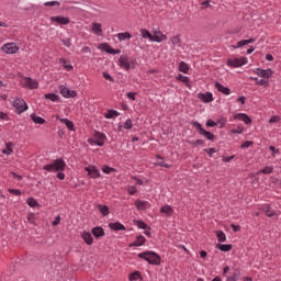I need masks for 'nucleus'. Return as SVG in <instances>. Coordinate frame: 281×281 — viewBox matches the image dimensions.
<instances>
[{"label":"nucleus","instance_id":"nucleus-13","mask_svg":"<svg viewBox=\"0 0 281 281\" xmlns=\"http://www.w3.org/2000/svg\"><path fill=\"white\" fill-rule=\"evenodd\" d=\"M106 140V135L95 132L94 140H92L97 146H104V142Z\"/></svg>","mask_w":281,"mask_h":281},{"label":"nucleus","instance_id":"nucleus-59","mask_svg":"<svg viewBox=\"0 0 281 281\" xmlns=\"http://www.w3.org/2000/svg\"><path fill=\"white\" fill-rule=\"evenodd\" d=\"M103 78H105L109 82H113V77L109 75V72H103Z\"/></svg>","mask_w":281,"mask_h":281},{"label":"nucleus","instance_id":"nucleus-42","mask_svg":"<svg viewBox=\"0 0 281 281\" xmlns=\"http://www.w3.org/2000/svg\"><path fill=\"white\" fill-rule=\"evenodd\" d=\"M126 190H127L128 194H131V196H133L134 194L137 193V187H135V186H130V187H127Z\"/></svg>","mask_w":281,"mask_h":281},{"label":"nucleus","instance_id":"nucleus-49","mask_svg":"<svg viewBox=\"0 0 281 281\" xmlns=\"http://www.w3.org/2000/svg\"><path fill=\"white\" fill-rule=\"evenodd\" d=\"M124 128L131 131V128H133V122L131 120H126L124 123Z\"/></svg>","mask_w":281,"mask_h":281},{"label":"nucleus","instance_id":"nucleus-22","mask_svg":"<svg viewBox=\"0 0 281 281\" xmlns=\"http://www.w3.org/2000/svg\"><path fill=\"white\" fill-rule=\"evenodd\" d=\"M109 227H110V229H114V232H120V231L124 232L126 229V227L122 223H119V222L110 223Z\"/></svg>","mask_w":281,"mask_h":281},{"label":"nucleus","instance_id":"nucleus-48","mask_svg":"<svg viewBox=\"0 0 281 281\" xmlns=\"http://www.w3.org/2000/svg\"><path fill=\"white\" fill-rule=\"evenodd\" d=\"M232 133H233L234 135H243L244 128H243V127L233 128V130H232Z\"/></svg>","mask_w":281,"mask_h":281},{"label":"nucleus","instance_id":"nucleus-33","mask_svg":"<svg viewBox=\"0 0 281 281\" xmlns=\"http://www.w3.org/2000/svg\"><path fill=\"white\" fill-rule=\"evenodd\" d=\"M31 119L33 120V122L35 124H45V119H43V117H41V116H38L36 114H32Z\"/></svg>","mask_w":281,"mask_h":281},{"label":"nucleus","instance_id":"nucleus-58","mask_svg":"<svg viewBox=\"0 0 281 281\" xmlns=\"http://www.w3.org/2000/svg\"><path fill=\"white\" fill-rule=\"evenodd\" d=\"M279 121H280V116L276 115L269 120V124H276V122H279Z\"/></svg>","mask_w":281,"mask_h":281},{"label":"nucleus","instance_id":"nucleus-35","mask_svg":"<svg viewBox=\"0 0 281 281\" xmlns=\"http://www.w3.org/2000/svg\"><path fill=\"white\" fill-rule=\"evenodd\" d=\"M171 43L173 47H181V37L179 35L171 37Z\"/></svg>","mask_w":281,"mask_h":281},{"label":"nucleus","instance_id":"nucleus-53","mask_svg":"<svg viewBox=\"0 0 281 281\" xmlns=\"http://www.w3.org/2000/svg\"><path fill=\"white\" fill-rule=\"evenodd\" d=\"M136 225L139 229H146V227H148L143 221H137Z\"/></svg>","mask_w":281,"mask_h":281},{"label":"nucleus","instance_id":"nucleus-15","mask_svg":"<svg viewBox=\"0 0 281 281\" xmlns=\"http://www.w3.org/2000/svg\"><path fill=\"white\" fill-rule=\"evenodd\" d=\"M234 119L239 120L244 124H251V117H249V115H247L245 113H237L234 115Z\"/></svg>","mask_w":281,"mask_h":281},{"label":"nucleus","instance_id":"nucleus-6","mask_svg":"<svg viewBox=\"0 0 281 281\" xmlns=\"http://www.w3.org/2000/svg\"><path fill=\"white\" fill-rule=\"evenodd\" d=\"M193 126L196 128V131L200 133V135H203L206 139H210V142H214V139L216 138V136H214V134H212L209 131H205V128H203L200 123H194Z\"/></svg>","mask_w":281,"mask_h":281},{"label":"nucleus","instance_id":"nucleus-62","mask_svg":"<svg viewBox=\"0 0 281 281\" xmlns=\"http://www.w3.org/2000/svg\"><path fill=\"white\" fill-rule=\"evenodd\" d=\"M60 224V215H58L57 217H55V220L53 221L52 225L54 227H56V225H59Z\"/></svg>","mask_w":281,"mask_h":281},{"label":"nucleus","instance_id":"nucleus-25","mask_svg":"<svg viewBox=\"0 0 281 281\" xmlns=\"http://www.w3.org/2000/svg\"><path fill=\"white\" fill-rule=\"evenodd\" d=\"M139 32L143 38H148L149 41L153 42V34L150 33V31L146 29H140Z\"/></svg>","mask_w":281,"mask_h":281},{"label":"nucleus","instance_id":"nucleus-51","mask_svg":"<svg viewBox=\"0 0 281 281\" xmlns=\"http://www.w3.org/2000/svg\"><path fill=\"white\" fill-rule=\"evenodd\" d=\"M177 80H180L181 82H190V78L183 75H178Z\"/></svg>","mask_w":281,"mask_h":281},{"label":"nucleus","instance_id":"nucleus-18","mask_svg":"<svg viewBox=\"0 0 281 281\" xmlns=\"http://www.w3.org/2000/svg\"><path fill=\"white\" fill-rule=\"evenodd\" d=\"M261 210H262V212H265L266 215L269 216V218H271V216H278V213H276V211H273L269 204H265L261 207Z\"/></svg>","mask_w":281,"mask_h":281},{"label":"nucleus","instance_id":"nucleus-27","mask_svg":"<svg viewBox=\"0 0 281 281\" xmlns=\"http://www.w3.org/2000/svg\"><path fill=\"white\" fill-rule=\"evenodd\" d=\"M216 249H220V251H232V245H229V244H217Z\"/></svg>","mask_w":281,"mask_h":281},{"label":"nucleus","instance_id":"nucleus-24","mask_svg":"<svg viewBox=\"0 0 281 281\" xmlns=\"http://www.w3.org/2000/svg\"><path fill=\"white\" fill-rule=\"evenodd\" d=\"M92 234L94 238H101V236H104V229L102 227H94L92 228Z\"/></svg>","mask_w":281,"mask_h":281},{"label":"nucleus","instance_id":"nucleus-44","mask_svg":"<svg viewBox=\"0 0 281 281\" xmlns=\"http://www.w3.org/2000/svg\"><path fill=\"white\" fill-rule=\"evenodd\" d=\"M226 281H238V273L234 272L232 276L226 277Z\"/></svg>","mask_w":281,"mask_h":281},{"label":"nucleus","instance_id":"nucleus-26","mask_svg":"<svg viewBox=\"0 0 281 281\" xmlns=\"http://www.w3.org/2000/svg\"><path fill=\"white\" fill-rule=\"evenodd\" d=\"M161 214H166V216H172V206L165 205L160 209Z\"/></svg>","mask_w":281,"mask_h":281},{"label":"nucleus","instance_id":"nucleus-8","mask_svg":"<svg viewBox=\"0 0 281 281\" xmlns=\"http://www.w3.org/2000/svg\"><path fill=\"white\" fill-rule=\"evenodd\" d=\"M85 170L88 172V177H90V179H100L101 177L100 169L93 165L85 167Z\"/></svg>","mask_w":281,"mask_h":281},{"label":"nucleus","instance_id":"nucleus-45","mask_svg":"<svg viewBox=\"0 0 281 281\" xmlns=\"http://www.w3.org/2000/svg\"><path fill=\"white\" fill-rule=\"evenodd\" d=\"M262 175H271L273 172V167H265L261 169Z\"/></svg>","mask_w":281,"mask_h":281},{"label":"nucleus","instance_id":"nucleus-31","mask_svg":"<svg viewBox=\"0 0 281 281\" xmlns=\"http://www.w3.org/2000/svg\"><path fill=\"white\" fill-rule=\"evenodd\" d=\"M131 33L128 32L117 34L119 41H131Z\"/></svg>","mask_w":281,"mask_h":281},{"label":"nucleus","instance_id":"nucleus-1","mask_svg":"<svg viewBox=\"0 0 281 281\" xmlns=\"http://www.w3.org/2000/svg\"><path fill=\"white\" fill-rule=\"evenodd\" d=\"M65 168H67V164L63 159H56L53 162L45 165L43 170L47 172H65Z\"/></svg>","mask_w":281,"mask_h":281},{"label":"nucleus","instance_id":"nucleus-55","mask_svg":"<svg viewBox=\"0 0 281 281\" xmlns=\"http://www.w3.org/2000/svg\"><path fill=\"white\" fill-rule=\"evenodd\" d=\"M10 194H15V196H21V191L16 189H9Z\"/></svg>","mask_w":281,"mask_h":281},{"label":"nucleus","instance_id":"nucleus-23","mask_svg":"<svg viewBox=\"0 0 281 281\" xmlns=\"http://www.w3.org/2000/svg\"><path fill=\"white\" fill-rule=\"evenodd\" d=\"M199 99L202 100V102H213L214 100L212 92L200 93Z\"/></svg>","mask_w":281,"mask_h":281},{"label":"nucleus","instance_id":"nucleus-34","mask_svg":"<svg viewBox=\"0 0 281 281\" xmlns=\"http://www.w3.org/2000/svg\"><path fill=\"white\" fill-rule=\"evenodd\" d=\"M14 150L12 149V143H7L5 149H2L3 155H12Z\"/></svg>","mask_w":281,"mask_h":281},{"label":"nucleus","instance_id":"nucleus-38","mask_svg":"<svg viewBox=\"0 0 281 281\" xmlns=\"http://www.w3.org/2000/svg\"><path fill=\"white\" fill-rule=\"evenodd\" d=\"M142 278V273L139 271H135L130 274V281H138Z\"/></svg>","mask_w":281,"mask_h":281},{"label":"nucleus","instance_id":"nucleus-41","mask_svg":"<svg viewBox=\"0 0 281 281\" xmlns=\"http://www.w3.org/2000/svg\"><path fill=\"white\" fill-rule=\"evenodd\" d=\"M158 157V160H157V166H160L161 168H170V165L166 164L164 161V158H161V156H157Z\"/></svg>","mask_w":281,"mask_h":281},{"label":"nucleus","instance_id":"nucleus-5","mask_svg":"<svg viewBox=\"0 0 281 281\" xmlns=\"http://www.w3.org/2000/svg\"><path fill=\"white\" fill-rule=\"evenodd\" d=\"M164 41H168V36L162 34L160 30H154L151 34V43H164Z\"/></svg>","mask_w":281,"mask_h":281},{"label":"nucleus","instance_id":"nucleus-40","mask_svg":"<svg viewBox=\"0 0 281 281\" xmlns=\"http://www.w3.org/2000/svg\"><path fill=\"white\" fill-rule=\"evenodd\" d=\"M101 170L104 172V175H111V172H115V168L109 167L106 165H104Z\"/></svg>","mask_w":281,"mask_h":281},{"label":"nucleus","instance_id":"nucleus-64","mask_svg":"<svg viewBox=\"0 0 281 281\" xmlns=\"http://www.w3.org/2000/svg\"><path fill=\"white\" fill-rule=\"evenodd\" d=\"M206 126L214 127V126H216V122H214V121H212V120H209V121L206 122Z\"/></svg>","mask_w":281,"mask_h":281},{"label":"nucleus","instance_id":"nucleus-39","mask_svg":"<svg viewBox=\"0 0 281 281\" xmlns=\"http://www.w3.org/2000/svg\"><path fill=\"white\" fill-rule=\"evenodd\" d=\"M98 210L101 212L103 216H109V206L106 205H99Z\"/></svg>","mask_w":281,"mask_h":281},{"label":"nucleus","instance_id":"nucleus-46","mask_svg":"<svg viewBox=\"0 0 281 281\" xmlns=\"http://www.w3.org/2000/svg\"><path fill=\"white\" fill-rule=\"evenodd\" d=\"M189 144H190L191 146H203V139H196V140H194V142L189 140Z\"/></svg>","mask_w":281,"mask_h":281},{"label":"nucleus","instance_id":"nucleus-17","mask_svg":"<svg viewBox=\"0 0 281 281\" xmlns=\"http://www.w3.org/2000/svg\"><path fill=\"white\" fill-rule=\"evenodd\" d=\"M145 244H146V237L140 235V236H137L132 244H130V247H142V245H145Z\"/></svg>","mask_w":281,"mask_h":281},{"label":"nucleus","instance_id":"nucleus-4","mask_svg":"<svg viewBox=\"0 0 281 281\" xmlns=\"http://www.w3.org/2000/svg\"><path fill=\"white\" fill-rule=\"evenodd\" d=\"M13 106L16 110V113L21 114V113H25V111H27V103L25 102V100L21 99V98H15L13 101Z\"/></svg>","mask_w":281,"mask_h":281},{"label":"nucleus","instance_id":"nucleus-11","mask_svg":"<svg viewBox=\"0 0 281 281\" xmlns=\"http://www.w3.org/2000/svg\"><path fill=\"white\" fill-rule=\"evenodd\" d=\"M119 67L125 69V71H128L131 69V60L128 59V56L122 55L119 58Z\"/></svg>","mask_w":281,"mask_h":281},{"label":"nucleus","instance_id":"nucleus-43","mask_svg":"<svg viewBox=\"0 0 281 281\" xmlns=\"http://www.w3.org/2000/svg\"><path fill=\"white\" fill-rule=\"evenodd\" d=\"M27 205H29L30 207H36V205H38V202H36V200H34V198H30V199L27 200Z\"/></svg>","mask_w":281,"mask_h":281},{"label":"nucleus","instance_id":"nucleus-47","mask_svg":"<svg viewBox=\"0 0 281 281\" xmlns=\"http://www.w3.org/2000/svg\"><path fill=\"white\" fill-rule=\"evenodd\" d=\"M44 5L46 8H49V7L54 8V5H60V2H58V1H49V2H45Z\"/></svg>","mask_w":281,"mask_h":281},{"label":"nucleus","instance_id":"nucleus-20","mask_svg":"<svg viewBox=\"0 0 281 281\" xmlns=\"http://www.w3.org/2000/svg\"><path fill=\"white\" fill-rule=\"evenodd\" d=\"M91 31L93 32V34H95L97 36H102V24L98 23V22H93L92 23V29Z\"/></svg>","mask_w":281,"mask_h":281},{"label":"nucleus","instance_id":"nucleus-37","mask_svg":"<svg viewBox=\"0 0 281 281\" xmlns=\"http://www.w3.org/2000/svg\"><path fill=\"white\" fill-rule=\"evenodd\" d=\"M44 98L50 100V102H58V95L55 93L45 94Z\"/></svg>","mask_w":281,"mask_h":281},{"label":"nucleus","instance_id":"nucleus-30","mask_svg":"<svg viewBox=\"0 0 281 281\" xmlns=\"http://www.w3.org/2000/svg\"><path fill=\"white\" fill-rule=\"evenodd\" d=\"M179 71H181L182 74H188V71H190V66H188L186 61H181L179 64Z\"/></svg>","mask_w":281,"mask_h":281},{"label":"nucleus","instance_id":"nucleus-32","mask_svg":"<svg viewBox=\"0 0 281 281\" xmlns=\"http://www.w3.org/2000/svg\"><path fill=\"white\" fill-rule=\"evenodd\" d=\"M216 237L218 243H225V240H227V236L225 235V233H223V231H217Z\"/></svg>","mask_w":281,"mask_h":281},{"label":"nucleus","instance_id":"nucleus-50","mask_svg":"<svg viewBox=\"0 0 281 281\" xmlns=\"http://www.w3.org/2000/svg\"><path fill=\"white\" fill-rule=\"evenodd\" d=\"M247 45L246 41H239L236 46H233V49H239V47H245Z\"/></svg>","mask_w":281,"mask_h":281},{"label":"nucleus","instance_id":"nucleus-3","mask_svg":"<svg viewBox=\"0 0 281 281\" xmlns=\"http://www.w3.org/2000/svg\"><path fill=\"white\" fill-rule=\"evenodd\" d=\"M247 57H233L228 58L226 65L232 68L243 67V65H247Z\"/></svg>","mask_w":281,"mask_h":281},{"label":"nucleus","instance_id":"nucleus-7","mask_svg":"<svg viewBox=\"0 0 281 281\" xmlns=\"http://www.w3.org/2000/svg\"><path fill=\"white\" fill-rule=\"evenodd\" d=\"M22 87H25L26 89H38V81L30 78V77H24L21 80Z\"/></svg>","mask_w":281,"mask_h":281},{"label":"nucleus","instance_id":"nucleus-60","mask_svg":"<svg viewBox=\"0 0 281 281\" xmlns=\"http://www.w3.org/2000/svg\"><path fill=\"white\" fill-rule=\"evenodd\" d=\"M252 144H254V142L246 140L244 144H241V148H249V146H251Z\"/></svg>","mask_w":281,"mask_h":281},{"label":"nucleus","instance_id":"nucleus-52","mask_svg":"<svg viewBox=\"0 0 281 281\" xmlns=\"http://www.w3.org/2000/svg\"><path fill=\"white\" fill-rule=\"evenodd\" d=\"M61 63L65 69H67V71H71V69H74V66H71L70 64H67V60L63 59Z\"/></svg>","mask_w":281,"mask_h":281},{"label":"nucleus","instance_id":"nucleus-61","mask_svg":"<svg viewBox=\"0 0 281 281\" xmlns=\"http://www.w3.org/2000/svg\"><path fill=\"white\" fill-rule=\"evenodd\" d=\"M205 153H207L209 156L213 157L214 153H216L215 148H209V149H204Z\"/></svg>","mask_w":281,"mask_h":281},{"label":"nucleus","instance_id":"nucleus-9","mask_svg":"<svg viewBox=\"0 0 281 281\" xmlns=\"http://www.w3.org/2000/svg\"><path fill=\"white\" fill-rule=\"evenodd\" d=\"M50 23L52 25H69L70 20L69 18L56 15L50 18Z\"/></svg>","mask_w":281,"mask_h":281},{"label":"nucleus","instance_id":"nucleus-29","mask_svg":"<svg viewBox=\"0 0 281 281\" xmlns=\"http://www.w3.org/2000/svg\"><path fill=\"white\" fill-rule=\"evenodd\" d=\"M61 124H65L69 131H75L74 122L69 121V119H60Z\"/></svg>","mask_w":281,"mask_h":281},{"label":"nucleus","instance_id":"nucleus-16","mask_svg":"<svg viewBox=\"0 0 281 281\" xmlns=\"http://www.w3.org/2000/svg\"><path fill=\"white\" fill-rule=\"evenodd\" d=\"M135 205H136V210L144 211V210H148V207H150V202L136 200Z\"/></svg>","mask_w":281,"mask_h":281},{"label":"nucleus","instance_id":"nucleus-56","mask_svg":"<svg viewBox=\"0 0 281 281\" xmlns=\"http://www.w3.org/2000/svg\"><path fill=\"white\" fill-rule=\"evenodd\" d=\"M269 148L272 151V157H276V155H278L280 153V149H278V148H276L273 146H270Z\"/></svg>","mask_w":281,"mask_h":281},{"label":"nucleus","instance_id":"nucleus-10","mask_svg":"<svg viewBox=\"0 0 281 281\" xmlns=\"http://www.w3.org/2000/svg\"><path fill=\"white\" fill-rule=\"evenodd\" d=\"M254 74L259 76V78H271V76H273V70L271 68H268V69L256 68L254 70Z\"/></svg>","mask_w":281,"mask_h":281},{"label":"nucleus","instance_id":"nucleus-2","mask_svg":"<svg viewBox=\"0 0 281 281\" xmlns=\"http://www.w3.org/2000/svg\"><path fill=\"white\" fill-rule=\"evenodd\" d=\"M138 258L146 260L148 265H156V266L161 265V257H159V255H157V252L155 251L139 252Z\"/></svg>","mask_w":281,"mask_h":281},{"label":"nucleus","instance_id":"nucleus-57","mask_svg":"<svg viewBox=\"0 0 281 281\" xmlns=\"http://www.w3.org/2000/svg\"><path fill=\"white\" fill-rule=\"evenodd\" d=\"M256 85H259V87H265V85H269V81L265 79H260L256 82Z\"/></svg>","mask_w":281,"mask_h":281},{"label":"nucleus","instance_id":"nucleus-54","mask_svg":"<svg viewBox=\"0 0 281 281\" xmlns=\"http://www.w3.org/2000/svg\"><path fill=\"white\" fill-rule=\"evenodd\" d=\"M35 220H36V216L34 215V213H31V214L27 215L29 223L34 224Z\"/></svg>","mask_w":281,"mask_h":281},{"label":"nucleus","instance_id":"nucleus-36","mask_svg":"<svg viewBox=\"0 0 281 281\" xmlns=\"http://www.w3.org/2000/svg\"><path fill=\"white\" fill-rule=\"evenodd\" d=\"M104 50L108 53V54H120V49H115V48H111V46H109V44H105L104 45Z\"/></svg>","mask_w":281,"mask_h":281},{"label":"nucleus","instance_id":"nucleus-19","mask_svg":"<svg viewBox=\"0 0 281 281\" xmlns=\"http://www.w3.org/2000/svg\"><path fill=\"white\" fill-rule=\"evenodd\" d=\"M81 238L85 240L86 245H93V236L89 232H82Z\"/></svg>","mask_w":281,"mask_h":281},{"label":"nucleus","instance_id":"nucleus-12","mask_svg":"<svg viewBox=\"0 0 281 281\" xmlns=\"http://www.w3.org/2000/svg\"><path fill=\"white\" fill-rule=\"evenodd\" d=\"M59 91L64 98H76V95H78L76 91L69 90V88L65 86H60Z\"/></svg>","mask_w":281,"mask_h":281},{"label":"nucleus","instance_id":"nucleus-63","mask_svg":"<svg viewBox=\"0 0 281 281\" xmlns=\"http://www.w3.org/2000/svg\"><path fill=\"white\" fill-rule=\"evenodd\" d=\"M57 179H59L60 181H64L65 173H63V171H57Z\"/></svg>","mask_w":281,"mask_h":281},{"label":"nucleus","instance_id":"nucleus-21","mask_svg":"<svg viewBox=\"0 0 281 281\" xmlns=\"http://www.w3.org/2000/svg\"><path fill=\"white\" fill-rule=\"evenodd\" d=\"M215 89H217V91H220V93H224V95H229V93H232V90H229V88L215 82Z\"/></svg>","mask_w":281,"mask_h":281},{"label":"nucleus","instance_id":"nucleus-28","mask_svg":"<svg viewBox=\"0 0 281 281\" xmlns=\"http://www.w3.org/2000/svg\"><path fill=\"white\" fill-rule=\"evenodd\" d=\"M106 120H113V117H120V112L115 110H109L105 114Z\"/></svg>","mask_w":281,"mask_h":281},{"label":"nucleus","instance_id":"nucleus-14","mask_svg":"<svg viewBox=\"0 0 281 281\" xmlns=\"http://www.w3.org/2000/svg\"><path fill=\"white\" fill-rule=\"evenodd\" d=\"M2 52H5V54H16V52H19V47L14 43L4 44L2 46Z\"/></svg>","mask_w":281,"mask_h":281}]
</instances>
